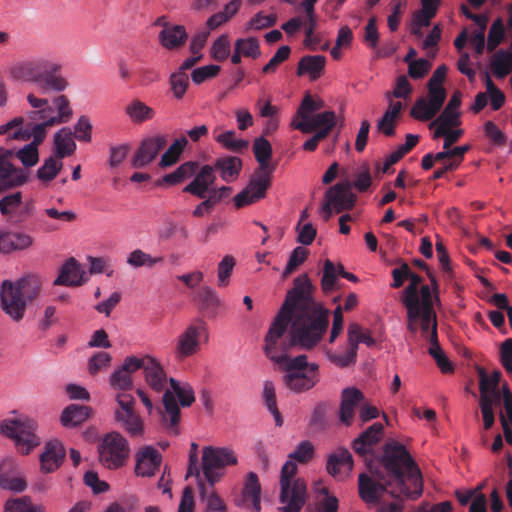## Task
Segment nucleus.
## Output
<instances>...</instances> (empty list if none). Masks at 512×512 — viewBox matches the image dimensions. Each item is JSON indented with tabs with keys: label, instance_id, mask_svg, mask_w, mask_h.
<instances>
[{
	"label": "nucleus",
	"instance_id": "7",
	"mask_svg": "<svg viewBox=\"0 0 512 512\" xmlns=\"http://www.w3.org/2000/svg\"><path fill=\"white\" fill-rule=\"evenodd\" d=\"M38 161V146L32 143L18 150L0 146V193L25 185L29 181L27 169Z\"/></svg>",
	"mask_w": 512,
	"mask_h": 512
},
{
	"label": "nucleus",
	"instance_id": "1",
	"mask_svg": "<svg viewBox=\"0 0 512 512\" xmlns=\"http://www.w3.org/2000/svg\"><path fill=\"white\" fill-rule=\"evenodd\" d=\"M314 290L307 274L294 279L265 337L266 344L312 350L322 341L329 326V310L315 301Z\"/></svg>",
	"mask_w": 512,
	"mask_h": 512
},
{
	"label": "nucleus",
	"instance_id": "16",
	"mask_svg": "<svg viewBox=\"0 0 512 512\" xmlns=\"http://www.w3.org/2000/svg\"><path fill=\"white\" fill-rule=\"evenodd\" d=\"M35 210L34 200L23 201V194L20 191L6 194L0 199V213L12 225L26 222L34 216Z\"/></svg>",
	"mask_w": 512,
	"mask_h": 512
},
{
	"label": "nucleus",
	"instance_id": "57",
	"mask_svg": "<svg viewBox=\"0 0 512 512\" xmlns=\"http://www.w3.org/2000/svg\"><path fill=\"white\" fill-rule=\"evenodd\" d=\"M276 22L277 16L275 14L264 15L262 12H258L245 24V31H259L270 28L273 27Z\"/></svg>",
	"mask_w": 512,
	"mask_h": 512
},
{
	"label": "nucleus",
	"instance_id": "48",
	"mask_svg": "<svg viewBox=\"0 0 512 512\" xmlns=\"http://www.w3.org/2000/svg\"><path fill=\"white\" fill-rule=\"evenodd\" d=\"M187 144L188 140L186 136L177 138L162 155L160 166L168 167L175 164L179 160L180 155L184 151Z\"/></svg>",
	"mask_w": 512,
	"mask_h": 512
},
{
	"label": "nucleus",
	"instance_id": "29",
	"mask_svg": "<svg viewBox=\"0 0 512 512\" xmlns=\"http://www.w3.org/2000/svg\"><path fill=\"white\" fill-rule=\"evenodd\" d=\"M335 125L336 115L333 111L317 113L308 121H297L296 119H293L291 122V127L301 131L302 133H310L320 127L333 128Z\"/></svg>",
	"mask_w": 512,
	"mask_h": 512
},
{
	"label": "nucleus",
	"instance_id": "2",
	"mask_svg": "<svg viewBox=\"0 0 512 512\" xmlns=\"http://www.w3.org/2000/svg\"><path fill=\"white\" fill-rule=\"evenodd\" d=\"M379 463L386 472V478L395 485L391 490L392 496L416 500L422 495L421 471L403 444L397 441L387 442Z\"/></svg>",
	"mask_w": 512,
	"mask_h": 512
},
{
	"label": "nucleus",
	"instance_id": "4",
	"mask_svg": "<svg viewBox=\"0 0 512 512\" xmlns=\"http://www.w3.org/2000/svg\"><path fill=\"white\" fill-rule=\"evenodd\" d=\"M314 455V446L308 440L302 441L296 449L288 455V460L282 466L280 474L279 501L280 512H301L306 504L308 493L307 485L301 478H296L297 464L309 462Z\"/></svg>",
	"mask_w": 512,
	"mask_h": 512
},
{
	"label": "nucleus",
	"instance_id": "31",
	"mask_svg": "<svg viewBox=\"0 0 512 512\" xmlns=\"http://www.w3.org/2000/svg\"><path fill=\"white\" fill-rule=\"evenodd\" d=\"M159 43L167 50H177L185 45L188 34L182 25L174 24L170 28L162 29L158 36Z\"/></svg>",
	"mask_w": 512,
	"mask_h": 512
},
{
	"label": "nucleus",
	"instance_id": "10",
	"mask_svg": "<svg viewBox=\"0 0 512 512\" xmlns=\"http://www.w3.org/2000/svg\"><path fill=\"white\" fill-rule=\"evenodd\" d=\"M52 103L57 111L55 116L40 118L39 120L42 121L40 123H27L24 131L14 134V137L21 138V141H28L32 138L30 143L39 147L46 138L48 128L68 123L73 116L68 97L60 94L53 98Z\"/></svg>",
	"mask_w": 512,
	"mask_h": 512
},
{
	"label": "nucleus",
	"instance_id": "5",
	"mask_svg": "<svg viewBox=\"0 0 512 512\" xmlns=\"http://www.w3.org/2000/svg\"><path fill=\"white\" fill-rule=\"evenodd\" d=\"M266 356L279 365L285 372L283 383L294 393H304L311 390L320 380L319 365L309 363L305 354L295 357L288 356L287 345L266 344L264 348Z\"/></svg>",
	"mask_w": 512,
	"mask_h": 512
},
{
	"label": "nucleus",
	"instance_id": "42",
	"mask_svg": "<svg viewBox=\"0 0 512 512\" xmlns=\"http://www.w3.org/2000/svg\"><path fill=\"white\" fill-rule=\"evenodd\" d=\"M340 466H346L348 470H352L353 467L352 455L345 448H340L329 455L326 469L330 475L337 477L340 473Z\"/></svg>",
	"mask_w": 512,
	"mask_h": 512
},
{
	"label": "nucleus",
	"instance_id": "46",
	"mask_svg": "<svg viewBox=\"0 0 512 512\" xmlns=\"http://www.w3.org/2000/svg\"><path fill=\"white\" fill-rule=\"evenodd\" d=\"M60 160L54 156L45 159L44 163L37 170V178L43 183H49L55 179L63 166Z\"/></svg>",
	"mask_w": 512,
	"mask_h": 512
},
{
	"label": "nucleus",
	"instance_id": "11",
	"mask_svg": "<svg viewBox=\"0 0 512 512\" xmlns=\"http://www.w3.org/2000/svg\"><path fill=\"white\" fill-rule=\"evenodd\" d=\"M37 428V422L29 417L6 419L0 424L1 433L13 439L17 450L23 455H28L40 444Z\"/></svg>",
	"mask_w": 512,
	"mask_h": 512
},
{
	"label": "nucleus",
	"instance_id": "61",
	"mask_svg": "<svg viewBox=\"0 0 512 512\" xmlns=\"http://www.w3.org/2000/svg\"><path fill=\"white\" fill-rule=\"evenodd\" d=\"M330 405L327 402H319L312 412L310 425L318 430H323L327 427V413Z\"/></svg>",
	"mask_w": 512,
	"mask_h": 512
},
{
	"label": "nucleus",
	"instance_id": "22",
	"mask_svg": "<svg viewBox=\"0 0 512 512\" xmlns=\"http://www.w3.org/2000/svg\"><path fill=\"white\" fill-rule=\"evenodd\" d=\"M352 184L349 181L340 182L326 191L325 198L331 200L337 213L350 210L356 202V195L352 192Z\"/></svg>",
	"mask_w": 512,
	"mask_h": 512
},
{
	"label": "nucleus",
	"instance_id": "54",
	"mask_svg": "<svg viewBox=\"0 0 512 512\" xmlns=\"http://www.w3.org/2000/svg\"><path fill=\"white\" fill-rule=\"evenodd\" d=\"M0 487L16 492H22L26 488V482L19 477L11 476L7 470V464L0 465Z\"/></svg>",
	"mask_w": 512,
	"mask_h": 512
},
{
	"label": "nucleus",
	"instance_id": "23",
	"mask_svg": "<svg viewBox=\"0 0 512 512\" xmlns=\"http://www.w3.org/2000/svg\"><path fill=\"white\" fill-rule=\"evenodd\" d=\"M162 456L152 446H145L136 453L135 474L140 477H151L159 469Z\"/></svg>",
	"mask_w": 512,
	"mask_h": 512
},
{
	"label": "nucleus",
	"instance_id": "26",
	"mask_svg": "<svg viewBox=\"0 0 512 512\" xmlns=\"http://www.w3.org/2000/svg\"><path fill=\"white\" fill-rule=\"evenodd\" d=\"M66 451L58 440H51L46 443L43 453L40 455V466L44 473L56 471L62 464Z\"/></svg>",
	"mask_w": 512,
	"mask_h": 512
},
{
	"label": "nucleus",
	"instance_id": "9",
	"mask_svg": "<svg viewBox=\"0 0 512 512\" xmlns=\"http://www.w3.org/2000/svg\"><path fill=\"white\" fill-rule=\"evenodd\" d=\"M446 65L438 66L427 83V98L419 97L410 110V116L418 121H429L433 119L442 109L447 98L443 81L446 78Z\"/></svg>",
	"mask_w": 512,
	"mask_h": 512
},
{
	"label": "nucleus",
	"instance_id": "39",
	"mask_svg": "<svg viewBox=\"0 0 512 512\" xmlns=\"http://www.w3.org/2000/svg\"><path fill=\"white\" fill-rule=\"evenodd\" d=\"M56 157L59 159L70 156L76 150V143L73 140V133L70 128L64 127L54 135Z\"/></svg>",
	"mask_w": 512,
	"mask_h": 512
},
{
	"label": "nucleus",
	"instance_id": "51",
	"mask_svg": "<svg viewBox=\"0 0 512 512\" xmlns=\"http://www.w3.org/2000/svg\"><path fill=\"white\" fill-rule=\"evenodd\" d=\"M263 398L267 409L274 417L276 426L281 427L283 425V418L277 407L276 393L273 382L266 381L264 383Z\"/></svg>",
	"mask_w": 512,
	"mask_h": 512
},
{
	"label": "nucleus",
	"instance_id": "6",
	"mask_svg": "<svg viewBox=\"0 0 512 512\" xmlns=\"http://www.w3.org/2000/svg\"><path fill=\"white\" fill-rule=\"evenodd\" d=\"M61 70L62 65L52 57L39 56L14 63L8 74L14 80L37 84L43 92L61 93L69 86Z\"/></svg>",
	"mask_w": 512,
	"mask_h": 512
},
{
	"label": "nucleus",
	"instance_id": "3",
	"mask_svg": "<svg viewBox=\"0 0 512 512\" xmlns=\"http://www.w3.org/2000/svg\"><path fill=\"white\" fill-rule=\"evenodd\" d=\"M44 278L29 273L15 281L3 280L0 285V306L13 322L24 319L28 309L37 304L44 293Z\"/></svg>",
	"mask_w": 512,
	"mask_h": 512
},
{
	"label": "nucleus",
	"instance_id": "18",
	"mask_svg": "<svg viewBox=\"0 0 512 512\" xmlns=\"http://www.w3.org/2000/svg\"><path fill=\"white\" fill-rule=\"evenodd\" d=\"M139 357L127 356L122 365L117 368L109 377V384L114 390L128 391L134 386L132 375L140 370Z\"/></svg>",
	"mask_w": 512,
	"mask_h": 512
},
{
	"label": "nucleus",
	"instance_id": "44",
	"mask_svg": "<svg viewBox=\"0 0 512 512\" xmlns=\"http://www.w3.org/2000/svg\"><path fill=\"white\" fill-rule=\"evenodd\" d=\"M407 279L410 280V283L402 291L401 302L404 306L411 308L414 304H420L419 285L422 283V277L409 268Z\"/></svg>",
	"mask_w": 512,
	"mask_h": 512
},
{
	"label": "nucleus",
	"instance_id": "59",
	"mask_svg": "<svg viewBox=\"0 0 512 512\" xmlns=\"http://www.w3.org/2000/svg\"><path fill=\"white\" fill-rule=\"evenodd\" d=\"M451 127L452 126L438 124V128L434 132V138L444 137L443 149L451 148V146L463 135L462 129L451 130Z\"/></svg>",
	"mask_w": 512,
	"mask_h": 512
},
{
	"label": "nucleus",
	"instance_id": "21",
	"mask_svg": "<svg viewBox=\"0 0 512 512\" xmlns=\"http://www.w3.org/2000/svg\"><path fill=\"white\" fill-rule=\"evenodd\" d=\"M216 181L214 167L211 165H203L198 168L193 180L183 188V192L189 193L199 199H204L207 192L213 187Z\"/></svg>",
	"mask_w": 512,
	"mask_h": 512
},
{
	"label": "nucleus",
	"instance_id": "28",
	"mask_svg": "<svg viewBox=\"0 0 512 512\" xmlns=\"http://www.w3.org/2000/svg\"><path fill=\"white\" fill-rule=\"evenodd\" d=\"M85 272L78 261L71 257L60 268L58 277L54 280L55 286H80L86 282Z\"/></svg>",
	"mask_w": 512,
	"mask_h": 512
},
{
	"label": "nucleus",
	"instance_id": "55",
	"mask_svg": "<svg viewBox=\"0 0 512 512\" xmlns=\"http://www.w3.org/2000/svg\"><path fill=\"white\" fill-rule=\"evenodd\" d=\"M170 88L174 97L182 99L189 87V77L186 72L175 71L169 78Z\"/></svg>",
	"mask_w": 512,
	"mask_h": 512
},
{
	"label": "nucleus",
	"instance_id": "53",
	"mask_svg": "<svg viewBox=\"0 0 512 512\" xmlns=\"http://www.w3.org/2000/svg\"><path fill=\"white\" fill-rule=\"evenodd\" d=\"M338 276L336 265L329 259H326L323 266V275L321 278V288L325 294L336 289Z\"/></svg>",
	"mask_w": 512,
	"mask_h": 512
},
{
	"label": "nucleus",
	"instance_id": "40",
	"mask_svg": "<svg viewBox=\"0 0 512 512\" xmlns=\"http://www.w3.org/2000/svg\"><path fill=\"white\" fill-rule=\"evenodd\" d=\"M429 278L432 287L422 285L419 288L420 310H425L426 315L430 313V310H434L435 302H440L437 280L432 273H429Z\"/></svg>",
	"mask_w": 512,
	"mask_h": 512
},
{
	"label": "nucleus",
	"instance_id": "12",
	"mask_svg": "<svg viewBox=\"0 0 512 512\" xmlns=\"http://www.w3.org/2000/svg\"><path fill=\"white\" fill-rule=\"evenodd\" d=\"M237 464V457L233 450L226 447H204L202 455V472L206 481L214 485L223 476L222 470L226 466Z\"/></svg>",
	"mask_w": 512,
	"mask_h": 512
},
{
	"label": "nucleus",
	"instance_id": "60",
	"mask_svg": "<svg viewBox=\"0 0 512 512\" xmlns=\"http://www.w3.org/2000/svg\"><path fill=\"white\" fill-rule=\"evenodd\" d=\"M24 118L21 116L14 117L5 124L0 125V135L6 136V140L21 141V138L14 137V134L24 131Z\"/></svg>",
	"mask_w": 512,
	"mask_h": 512
},
{
	"label": "nucleus",
	"instance_id": "24",
	"mask_svg": "<svg viewBox=\"0 0 512 512\" xmlns=\"http://www.w3.org/2000/svg\"><path fill=\"white\" fill-rule=\"evenodd\" d=\"M382 435L383 425L379 422L372 424L353 441V450L367 460V456L372 455L373 447L381 440Z\"/></svg>",
	"mask_w": 512,
	"mask_h": 512
},
{
	"label": "nucleus",
	"instance_id": "30",
	"mask_svg": "<svg viewBox=\"0 0 512 512\" xmlns=\"http://www.w3.org/2000/svg\"><path fill=\"white\" fill-rule=\"evenodd\" d=\"M461 96L460 91L453 93L442 113L430 124V128L438 124H443L444 126L460 125V112L458 110L461 106Z\"/></svg>",
	"mask_w": 512,
	"mask_h": 512
},
{
	"label": "nucleus",
	"instance_id": "58",
	"mask_svg": "<svg viewBox=\"0 0 512 512\" xmlns=\"http://www.w3.org/2000/svg\"><path fill=\"white\" fill-rule=\"evenodd\" d=\"M5 512H44V507L33 506L30 498L23 496L8 500L5 505Z\"/></svg>",
	"mask_w": 512,
	"mask_h": 512
},
{
	"label": "nucleus",
	"instance_id": "33",
	"mask_svg": "<svg viewBox=\"0 0 512 512\" xmlns=\"http://www.w3.org/2000/svg\"><path fill=\"white\" fill-rule=\"evenodd\" d=\"M214 171L220 172L223 181L229 183L238 178L242 169V160L236 156L218 158L214 165Z\"/></svg>",
	"mask_w": 512,
	"mask_h": 512
},
{
	"label": "nucleus",
	"instance_id": "19",
	"mask_svg": "<svg viewBox=\"0 0 512 512\" xmlns=\"http://www.w3.org/2000/svg\"><path fill=\"white\" fill-rule=\"evenodd\" d=\"M166 144L167 138L164 135H157L155 137L144 139L132 158V166L136 169L147 166L154 161Z\"/></svg>",
	"mask_w": 512,
	"mask_h": 512
},
{
	"label": "nucleus",
	"instance_id": "49",
	"mask_svg": "<svg viewBox=\"0 0 512 512\" xmlns=\"http://www.w3.org/2000/svg\"><path fill=\"white\" fill-rule=\"evenodd\" d=\"M491 69L497 78H504L512 70V51L497 52L491 61Z\"/></svg>",
	"mask_w": 512,
	"mask_h": 512
},
{
	"label": "nucleus",
	"instance_id": "27",
	"mask_svg": "<svg viewBox=\"0 0 512 512\" xmlns=\"http://www.w3.org/2000/svg\"><path fill=\"white\" fill-rule=\"evenodd\" d=\"M364 400V394L355 387H347L341 393L339 417L345 425H350L354 418L356 407Z\"/></svg>",
	"mask_w": 512,
	"mask_h": 512
},
{
	"label": "nucleus",
	"instance_id": "41",
	"mask_svg": "<svg viewBox=\"0 0 512 512\" xmlns=\"http://www.w3.org/2000/svg\"><path fill=\"white\" fill-rule=\"evenodd\" d=\"M27 101L32 108L35 110L28 112V118L31 121H38L40 118H46L49 116H55V109L52 105H50L49 100L47 98H40L34 95L33 93H29L27 95Z\"/></svg>",
	"mask_w": 512,
	"mask_h": 512
},
{
	"label": "nucleus",
	"instance_id": "45",
	"mask_svg": "<svg viewBox=\"0 0 512 512\" xmlns=\"http://www.w3.org/2000/svg\"><path fill=\"white\" fill-rule=\"evenodd\" d=\"M115 419L122 424L130 436L137 437L143 434V421L135 410L127 413H115Z\"/></svg>",
	"mask_w": 512,
	"mask_h": 512
},
{
	"label": "nucleus",
	"instance_id": "34",
	"mask_svg": "<svg viewBox=\"0 0 512 512\" xmlns=\"http://www.w3.org/2000/svg\"><path fill=\"white\" fill-rule=\"evenodd\" d=\"M200 501L205 504V512H228L224 501L215 492L214 485L198 481Z\"/></svg>",
	"mask_w": 512,
	"mask_h": 512
},
{
	"label": "nucleus",
	"instance_id": "8",
	"mask_svg": "<svg viewBox=\"0 0 512 512\" xmlns=\"http://www.w3.org/2000/svg\"><path fill=\"white\" fill-rule=\"evenodd\" d=\"M171 389H166L162 397V407H158L161 424L170 435L180 434L179 423L181 411L176 397L182 407H190L194 401V390L190 384H180L174 378L169 379Z\"/></svg>",
	"mask_w": 512,
	"mask_h": 512
},
{
	"label": "nucleus",
	"instance_id": "62",
	"mask_svg": "<svg viewBox=\"0 0 512 512\" xmlns=\"http://www.w3.org/2000/svg\"><path fill=\"white\" fill-rule=\"evenodd\" d=\"M327 358L331 363L340 368H346L356 363L357 352L347 347L346 351L341 354L327 351Z\"/></svg>",
	"mask_w": 512,
	"mask_h": 512
},
{
	"label": "nucleus",
	"instance_id": "32",
	"mask_svg": "<svg viewBox=\"0 0 512 512\" xmlns=\"http://www.w3.org/2000/svg\"><path fill=\"white\" fill-rule=\"evenodd\" d=\"M261 486L256 473L249 472L242 491V501L246 507H251L253 511L261 510L260 503Z\"/></svg>",
	"mask_w": 512,
	"mask_h": 512
},
{
	"label": "nucleus",
	"instance_id": "47",
	"mask_svg": "<svg viewBox=\"0 0 512 512\" xmlns=\"http://www.w3.org/2000/svg\"><path fill=\"white\" fill-rule=\"evenodd\" d=\"M235 135L236 132L234 130H228L215 135L214 139L231 152H242L248 147L249 143L244 139H236Z\"/></svg>",
	"mask_w": 512,
	"mask_h": 512
},
{
	"label": "nucleus",
	"instance_id": "25",
	"mask_svg": "<svg viewBox=\"0 0 512 512\" xmlns=\"http://www.w3.org/2000/svg\"><path fill=\"white\" fill-rule=\"evenodd\" d=\"M34 244V238L20 231L0 232V253L10 254L29 249Z\"/></svg>",
	"mask_w": 512,
	"mask_h": 512
},
{
	"label": "nucleus",
	"instance_id": "63",
	"mask_svg": "<svg viewBox=\"0 0 512 512\" xmlns=\"http://www.w3.org/2000/svg\"><path fill=\"white\" fill-rule=\"evenodd\" d=\"M316 111L317 107L315 106V99L310 94H307L302 99L293 119H296L297 121H308L313 115H315L314 113Z\"/></svg>",
	"mask_w": 512,
	"mask_h": 512
},
{
	"label": "nucleus",
	"instance_id": "20",
	"mask_svg": "<svg viewBox=\"0 0 512 512\" xmlns=\"http://www.w3.org/2000/svg\"><path fill=\"white\" fill-rule=\"evenodd\" d=\"M139 359L140 369L144 372L148 386L157 393L165 392L168 378L160 362L150 355H145Z\"/></svg>",
	"mask_w": 512,
	"mask_h": 512
},
{
	"label": "nucleus",
	"instance_id": "17",
	"mask_svg": "<svg viewBox=\"0 0 512 512\" xmlns=\"http://www.w3.org/2000/svg\"><path fill=\"white\" fill-rule=\"evenodd\" d=\"M273 173L256 169L246 188L234 197L235 207L239 209L263 199L271 186Z\"/></svg>",
	"mask_w": 512,
	"mask_h": 512
},
{
	"label": "nucleus",
	"instance_id": "43",
	"mask_svg": "<svg viewBox=\"0 0 512 512\" xmlns=\"http://www.w3.org/2000/svg\"><path fill=\"white\" fill-rule=\"evenodd\" d=\"M199 168V164L195 161H188L181 164L175 171L172 173L166 174L162 178V182L168 183L170 185L180 184L187 179L193 177Z\"/></svg>",
	"mask_w": 512,
	"mask_h": 512
},
{
	"label": "nucleus",
	"instance_id": "64",
	"mask_svg": "<svg viewBox=\"0 0 512 512\" xmlns=\"http://www.w3.org/2000/svg\"><path fill=\"white\" fill-rule=\"evenodd\" d=\"M309 251L301 246L296 247L288 260V263L283 272V277H287L291 273H293L307 258Z\"/></svg>",
	"mask_w": 512,
	"mask_h": 512
},
{
	"label": "nucleus",
	"instance_id": "35",
	"mask_svg": "<svg viewBox=\"0 0 512 512\" xmlns=\"http://www.w3.org/2000/svg\"><path fill=\"white\" fill-rule=\"evenodd\" d=\"M253 152L258 162L257 170L274 172L277 164L271 163L272 146L264 137L257 138L253 144Z\"/></svg>",
	"mask_w": 512,
	"mask_h": 512
},
{
	"label": "nucleus",
	"instance_id": "36",
	"mask_svg": "<svg viewBox=\"0 0 512 512\" xmlns=\"http://www.w3.org/2000/svg\"><path fill=\"white\" fill-rule=\"evenodd\" d=\"M326 58L322 55H306L303 56L297 67V75L302 76L309 74L311 80L318 79L324 71Z\"/></svg>",
	"mask_w": 512,
	"mask_h": 512
},
{
	"label": "nucleus",
	"instance_id": "56",
	"mask_svg": "<svg viewBox=\"0 0 512 512\" xmlns=\"http://www.w3.org/2000/svg\"><path fill=\"white\" fill-rule=\"evenodd\" d=\"M231 52L230 40L227 34L219 36L210 48L211 57L218 62L225 61Z\"/></svg>",
	"mask_w": 512,
	"mask_h": 512
},
{
	"label": "nucleus",
	"instance_id": "14",
	"mask_svg": "<svg viewBox=\"0 0 512 512\" xmlns=\"http://www.w3.org/2000/svg\"><path fill=\"white\" fill-rule=\"evenodd\" d=\"M367 467L372 474H360L358 478V490L360 498L369 506L381 504L382 496L393 483L386 478L383 471L373 467V461L367 462Z\"/></svg>",
	"mask_w": 512,
	"mask_h": 512
},
{
	"label": "nucleus",
	"instance_id": "37",
	"mask_svg": "<svg viewBox=\"0 0 512 512\" xmlns=\"http://www.w3.org/2000/svg\"><path fill=\"white\" fill-rule=\"evenodd\" d=\"M91 411L89 406L70 404L62 412L61 423L64 427L78 426L90 417Z\"/></svg>",
	"mask_w": 512,
	"mask_h": 512
},
{
	"label": "nucleus",
	"instance_id": "52",
	"mask_svg": "<svg viewBox=\"0 0 512 512\" xmlns=\"http://www.w3.org/2000/svg\"><path fill=\"white\" fill-rule=\"evenodd\" d=\"M163 261V257H152L150 254L141 249L133 250L127 257V263L133 268L148 267L152 268L157 263Z\"/></svg>",
	"mask_w": 512,
	"mask_h": 512
},
{
	"label": "nucleus",
	"instance_id": "50",
	"mask_svg": "<svg viewBox=\"0 0 512 512\" xmlns=\"http://www.w3.org/2000/svg\"><path fill=\"white\" fill-rule=\"evenodd\" d=\"M234 47L243 57L257 59L261 56L260 43L255 37L238 38Z\"/></svg>",
	"mask_w": 512,
	"mask_h": 512
},
{
	"label": "nucleus",
	"instance_id": "15",
	"mask_svg": "<svg viewBox=\"0 0 512 512\" xmlns=\"http://www.w3.org/2000/svg\"><path fill=\"white\" fill-rule=\"evenodd\" d=\"M98 452L99 460L104 467L118 469L128 459L130 447L126 438L119 432H110L103 438Z\"/></svg>",
	"mask_w": 512,
	"mask_h": 512
},
{
	"label": "nucleus",
	"instance_id": "13",
	"mask_svg": "<svg viewBox=\"0 0 512 512\" xmlns=\"http://www.w3.org/2000/svg\"><path fill=\"white\" fill-rule=\"evenodd\" d=\"M209 333L207 323L196 319L179 334L175 345V355L179 360L192 357L201 349L202 342H208Z\"/></svg>",
	"mask_w": 512,
	"mask_h": 512
},
{
	"label": "nucleus",
	"instance_id": "38",
	"mask_svg": "<svg viewBox=\"0 0 512 512\" xmlns=\"http://www.w3.org/2000/svg\"><path fill=\"white\" fill-rule=\"evenodd\" d=\"M125 113L135 124H141L155 117V110L139 99L132 100L126 107Z\"/></svg>",
	"mask_w": 512,
	"mask_h": 512
}]
</instances>
